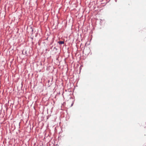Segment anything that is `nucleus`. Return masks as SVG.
I'll list each match as a JSON object with an SVG mask.
<instances>
[{"mask_svg":"<svg viewBox=\"0 0 146 146\" xmlns=\"http://www.w3.org/2000/svg\"><path fill=\"white\" fill-rule=\"evenodd\" d=\"M58 42L60 44H63L64 43V41H60Z\"/></svg>","mask_w":146,"mask_h":146,"instance_id":"f257e3e1","label":"nucleus"}]
</instances>
